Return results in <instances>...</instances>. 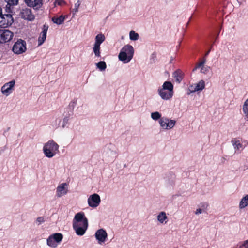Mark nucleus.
<instances>
[{"label":"nucleus","mask_w":248,"mask_h":248,"mask_svg":"<svg viewBox=\"0 0 248 248\" xmlns=\"http://www.w3.org/2000/svg\"><path fill=\"white\" fill-rule=\"evenodd\" d=\"M88 219L84 212L77 213L73 220V228L78 235H84L88 228Z\"/></svg>","instance_id":"obj_1"},{"label":"nucleus","mask_w":248,"mask_h":248,"mask_svg":"<svg viewBox=\"0 0 248 248\" xmlns=\"http://www.w3.org/2000/svg\"><path fill=\"white\" fill-rule=\"evenodd\" d=\"M59 145L53 140H49L43 147V151L45 155L51 158L54 156L58 151Z\"/></svg>","instance_id":"obj_2"},{"label":"nucleus","mask_w":248,"mask_h":248,"mask_svg":"<svg viewBox=\"0 0 248 248\" xmlns=\"http://www.w3.org/2000/svg\"><path fill=\"white\" fill-rule=\"evenodd\" d=\"M63 239V235L61 233H55L50 235L47 239V244L52 247L56 248Z\"/></svg>","instance_id":"obj_3"},{"label":"nucleus","mask_w":248,"mask_h":248,"mask_svg":"<svg viewBox=\"0 0 248 248\" xmlns=\"http://www.w3.org/2000/svg\"><path fill=\"white\" fill-rule=\"evenodd\" d=\"M27 50L26 42L22 39H18L14 44L12 50L14 53L16 54H20L25 52Z\"/></svg>","instance_id":"obj_4"},{"label":"nucleus","mask_w":248,"mask_h":248,"mask_svg":"<svg viewBox=\"0 0 248 248\" xmlns=\"http://www.w3.org/2000/svg\"><path fill=\"white\" fill-rule=\"evenodd\" d=\"M14 19L11 14H2L0 17V27L7 28L12 25Z\"/></svg>","instance_id":"obj_5"},{"label":"nucleus","mask_w":248,"mask_h":248,"mask_svg":"<svg viewBox=\"0 0 248 248\" xmlns=\"http://www.w3.org/2000/svg\"><path fill=\"white\" fill-rule=\"evenodd\" d=\"M14 36L13 33L9 30L0 29V43L9 42Z\"/></svg>","instance_id":"obj_6"},{"label":"nucleus","mask_w":248,"mask_h":248,"mask_svg":"<svg viewBox=\"0 0 248 248\" xmlns=\"http://www.w3.org/2000/svg\"><path fill=\"white\" fill-rule=\"evenodd\" d=\"M161 127L164 129H170L172 128L176 124L174 120H170L167 118H161L159 121Z\"/></svg>","instance_id":"obj_7"},{"label":"nucleus","mask_w":248,"mask_h":248,"mask_svg":"<svg viewBox=\"0 0 248 248\" xmlns=\"http://www.w3.org/2000/svg\"><path fill=\"white\" fill-rule=\"evenodd\" d=\"M101 202L100 197L97 194H93L88 199V203L91 207H96L98 206Z\"/></svg>","instance_id":"obj_8"},{"label":"nucleus","mask_w":248,"mask_h":248,"mask_svg":"<svg viewBox=\"0 0 248 248\" xmlns=\"http://www.w3.org/2000/svg\"><path fill=\"white\" fill-rule=\"evenodd\" d=\"M21 17L28 21H32L35 18V16L32 13L31 10L28 8H23L21 10Z\"/></svg>","instance_id":"obj_9"},{"label":"nucleus","mask_w":248,"mask_h":248,"mask_svg":"<svg viewBox=\"0 0 248 248\" xmlns=\"http://www.w3.org/2000/svg\"><path fill=\"white\" fill-rule=\"evenodd\" d=\"M25 3L34 10H38L43 5L42 0H24Z\"/></svg>","instance_id":"obj_10"},{"label":"nucleus","mask_w":248,"mask_h":248,"mask_svg":"<svg viewBox=\"0 0 248 248\" xmlns=\"http://www.w3.org/2000/svg\"><path fill=\"white\" fill-rule=\"evenodd\" d=\"M107 236L108 234L106 231L103 229L98 230L95 233V237L99 244L105 242Z\"/></svg>","instance_id":"obj_11"},{"label":"nucleus","mask_w":248,"mask_h":248,"mask_svg":"<svg viewBox=\"0 0 248 248\" xmlns=\"http://www.w3.org/2000/svg\"><path fill=\"white\" fill-rule=\"evenodd\" d=\"M15 82L12 80L5 83L1 88V91L3 94L7 96L12 93V88L15 85Z\"/></svg>","instance_id":"obj_12"},{"label":"nucleus","mask_w":248,"mask_h":248,"mask_svg":"<svg viewBox=\"0 0 248 248\" xmlns=\"http://www.w3.org/2000/svg\"><path fill=\"white\" fill-rule=\"evenodd\" d=\"M206 62L205 59H203L200 62L197 63L195 67L193 69L192 71H195L201 67V72L203 74H207L210 70V67L208 66H204V63Z\"/></svg>","instance_id":"obj_13"},{"label":"nucleus","mask_w":248,"mask_h":248,"mask_svg":"<svg viewBox=\"0 0 248 248\" xmlns=\"http://www.w3.org/2000/svg\"><path fill=\"white\" fill-rule=\"evenodd\" d=\"M48 29V26L44 24L42 28V31L40 34L38 38V45H41L46 40V33Z\"/></svg>","instance_id":"obj_14"},{"label":"nucleus","mask_w":248,"mask_h":248,"mask_svg":"<svg viewBox=\"0 0 248 248\" xmlns=\"http://www.w3.org/2000/svg\"><path fill=\"white\" fill-rule=\"evenodd\" d=\"M158 93L162 99L166 100L170 99L173 95V93L162 89L158 90Z\"/></svg>","instance_id":"obj_15"},{"label":"nucleus","mask_w":248,"mask_h":248,"mask_svg":"<svg viewBox=\"0 0 248 248\" xmlns=\"http://www.w3.org/2000/svg\"><path fill=\"white\" fill-rule=\"evenodd\" d=\"M204 88L205 82L203 80H201L196 84L190 86L189 90L191 92H195L196 91L202 90Z\"/></svg>","instance_id":"obj_16"},{"label":"nucleus","mask_w":248,"mask_h":248,"mask_svg":"<svg viewBox=\"0 0 248 248\" xmlns=\"http://www.w3.org/2000/svg\"><path fill=\"white\" fill-rule=\"evenodd\" d=\"M123 51L125 52L127 55H128V61L132 58L134 54V48L133 46L129 45L124 46L122 49Z\"/></svg>","instance_id":"obj_17"},{"label":"nucleus","mask_w":248,"mask_h":248,"mask_svg":"<svg viewBox=\"0 0 248 248\" xmlns=\"http://www.w3.org/2000/svg\"><path fill=\"white\" fill-rule=\"evenodd\" d=\"M184 73L180 69H177L173 73V77L174 78L176 82L180 83L183 79Z\"/></svg>","instance_id":"obj_18"},{"label":"nucleus","mask_w":248,"mask_h":248,"mask_svg":"<svg viewBox=\"0 0 248 248\" xmlns=\"http://www.w3.org/2000/svg\"><path fill=\"white\" fill-rule=\"evenodd\" d=\"M67 186V184L62 183L57 188V194L59 197L62 196L63 195L66 194L67 190L65 189V186Z\"/></svg>","instance_id":"obj_19"},{"label":"nucleus","mask_w":248,"mask_h":248,"mask_svg":"<svg viewBox=\"0 0 248 248\" xmlns=\"http://www.w3.org/2000/svg\"><path fill=\"white\" fill-rule=\"evenodd\" d=\"M162 89L168 90L169 92L174 93L173 85L170 81H165L162 85Z\"/></svg>","instance_id":"obj_20"},{"label":"nucleus","mask_w":248,"mask_h":248,"mask_svg":"<svg viewBox=\"0 0 248 248\" xmlns=\"http://www.w3.org/2000/svg\"><path fill=\"white\" fill-rule=\"evenodd\" d=\"M77 104V100H72L69 104L67 108V110L68 111V113L69 114V116H70L73 114V112L74 109Z\"/></svg>","instance_id":"obj_21"},{"label":"nucleus","mask_w":248,"mask_h":248,"mask_svg":"<svg viewBox=\"0 0 248 248\" xmlns=\"http://www.w3.org/2000/svg\"><path fill=\"white\" fill-rule=\"evenodd\" d=\"M248 205V194L242 198L241 199L239 207L240 209H243Z\"/></svg>","instance_id":"obj_22"},{"label":"nucleus","mask_w":248,"mask_h":248,"mask_svg":"<svg viewBox=\"0 0 248 248\" xmlns=\"http://www.w3.org/2000/svg\"><path fill=\"white\" fill-rule=\"evenodd\" d=\"M65 19V16L62 15L60 16L59 17L54 16L52 17V21L58 25H60L62 23Z\"/></svg>","instance_id":"obj_23"},{"label":"nucleus","mask_w":248,"mask_h":248,"mask_svg":"<svg viewBox=\"0 0 248 248\" xmlns=\"http://www.w3.org/2000/svg\"><path fill=\"white\" fill-rule=\"evenodd\" d=\"M105 37L102 34H97L95 37V42L94 44L100 45V44L104 42Z\"/></svg>","instance_id":"obj_24"},{"label":"nucleus","mask_w":248,"mask_h":248,"mask_svg":"<svg viewBox=\"0 0 248 248\" xmlns=\"http://www.w3.org/2000/svg\"><path fill=\"white\" fill-rule=\"evenodd\" d=\"M119 59L120 60L122 61H127L126 62H129L128 61V55H127V54L122 50L119 54Z\"/></svg>","instance_id":"obj_25"},{"label":"nucleus","mask_w":248,"mask_h":248,"mask_svg":"<svg viewBox=\"0 0 248 248\" xmlns=\"http://www.w3.org/2000/svg\"><path fill=\"white\" fill-rule=\"evenodd\" d=\"M167 218L166 213L164 212H160L157 216L158 220L161 223H163L165 219Z\"/></svg>","instance_id":"obj_26"},{"label":"nucleus","mask_w":248,"mask_h":248,"mask_svg":"<svg viewBox=\"0 0 248 248\" xmlns=\"http://www.w3.org/2000/svg\"><path fill=\"white\" fill-rule=\"evenodd\" d=\"M232 143L235 149L239 150L242 148V144L240 143L239 140H236V139L232 140Z\"/></svg>","instance_id":"obj_27"},{"label":"nucleus","mask_w":248,"mask_h":248,"mask_svg":"<svg viewBox=\"0 0 248 248\" xmlns=\"http://www.w3.org/2000/svg\"><path fill=\"white\" fill-rule=\"evenodd\" d=\"M100 45L94 44V46L93 47V52L96 57H100Z\"/></svg>","instance_id":"obj_28"},{"label":"nucleus","mask_w":248,"mask_h":248,"mask_svg":"<svg viewBox=\"0 0 248 248\" xmlns=\"http://www.w3.org/2000/svg\"><path fill=\"white\" fill-rule=\"evenodd\" d=\"M130 39L131 40L136 41L139 39V35L137 33H136L134 31H131L129 33Z\"/></svg>","instance_id":"obj_29"},{"label":"nucleus","mask_w":248,"mask_h":248,"mask_svg":"<svg viewBox=\"0 0 248 248\" xmlns=\"http://www.w3.org/2000/svg\"><path fill=\"white\" fill-rule=\"evenodd\" d=\"M96 66L101 71L105 70L107 67L106 62L104 61H100L96 64Z\"/></svg>","instance_id":"obj_30"},{"label":"nucleus","mask_w":248,"mask_h":248,"mask_svg":"<svg viewBox=\"0 0 248 248\" xmlns=\"http://www.w3.org/2000/svg\"><path fill=\"white\" fill-rule=\"evenodd\" d=\"M243 111L245 114H248V98L246 99L243 106Z\"/></svg>","instance_id":"obj_31"},{"label":"nucleus","mask_w":248,"mask_h":248,"mask_svg":"<svg viewBox=\"0 0 248 248\" xmlns=\"http://www.w3.org/2000/svg\"><path fill=\"white\" fill-rule=\"evenodd\" d=\"M7 3V5L9 6H15L18 4L19 0H4Z\"/></svg>","instance_id":"obj_32"},{"label":"nucleus","mask_w":248,"mask_h":248,"mask_svg":"<svg viewBox=\"0 0 248 248\" xmlns=\"http://www.w3.org/2000/svg\"><path fill=\"white\" fill-rule=\"evenodd\" d=\"M161 114L158 112H153L151 114V117L153 120H157L161 118Z\"/></svg>","instance_id":"obj_33"},{"label":"nucleus","mask_w":248,"mask_h":248,"mask_svg":"<svg viewBox=\"0 0 248 248\" xmlns=\"http://www.w3.org/2000/svg\"><path fill=\"white\" fill-rule=\"evenodd\" d=\"M80 5V2L79 0H78V2L75 4L74 8L73 9L72 11L73 15H75L78 12V8Z\"/></svg>","instance_id":"obj_34"},{"label":"nucleus","mask_w":248,"mask_h":248,"mask_svg":"<svg viewBox=\"0 0 248 248\" xmlns=\"http://www.w3.org/2000/svg\"><path fill=\"white\" fill-rule=\"evenodd\" d=\"M36 222L38 223V225H40L45 222V219L43 217H40L37 218Z\"/></svg>","instance_id":"obj_35"},{"label":"nucleus","mask_w":248,"mask_h":248,"mask_svg":"<svg viewBox=\"0 0 248 248\" xmlns=\"http://www.w3.org/2000/svg\"><path fill=\"white\" fill-rule=\"evenodd\" d=\"M208 206V205L206 203H202L201 205V207L202 208V210L206 209L207 208Z\"/></svg>","instance_id":"obj_36"},{"label":"nucleus","mask_w":248,"mask_h":248,"mask_svg":"<svg viewBox=\"0 0 248 248\" xmlns=\"http://www.w3.org/2000/svg\"><path fill=\"white\" fill-rule=\"evenodd\" d=\"M202 209L201 208H199L196 210V211L195 212V214H201L202 213Z\"/></svg>","instance_id":"obj_37"},{"label":"nucleus","mask_w":248,"mask_h":248,"mask_svg":"<svg viewBox=\"0 0 248 248\" xmlns=\"http://www.w3.org/2000/svg\"><path fill=\"white\" fill-rule=\"evenodd\" d=\"M70 116H65L64 119H63V122H65V123H67L68 121V117H69Z\"/></svg>","instance_id":"obj_38"},{"label":"nucleus","mask_w":248,"mask_h":248,"mask_svg":"<svg viewBox=\"0 0 248 248\" xmlns=\"http://www.w3.org/2000/svg\"><path fill=\"white\" fill-rule=\"evenodd\" d=\"M243 246H247V248H248V239L244 241V244L243 245Z\"/></svg>","instance_id":"obj_39"},{"label":"nucleus","mask_w":248,"mask_h":248,"mask_svg":"<svg viewBox=\"0 0 248 248\" xmlns=\"http://www.w3.org/2000/svg\"><path fill=\"white\" fill-rule=\"evenodd\" d=\"M210 51V50H209L207 52H206V53H205V56H207V55H209Z\"/></svg>","instance_id":"obj_40"}]
</instances>
